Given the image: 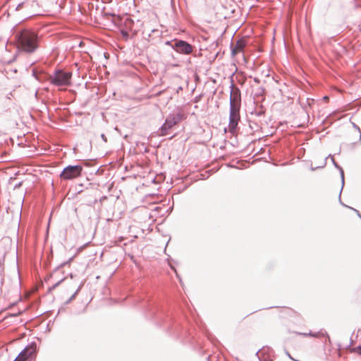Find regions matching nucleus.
<instances>
[{
    "instance_id": "nucleus-1",
    "label": "nucleus",
    "mask_w": 361,
    "mask_h": 361,
    "mask_svg": "<svg viewBox=\"0 0 361 361\" xmlns=\"http://www.w3.org/2000/svg\"><path fill=\"white\" fill-rule=\"evenodd\" d=\"M16 39L18 47L26 53H33L39 47V37L33 30L25 28L17 31Z\"/></svg>"
},
{
    "instance_id": "nucleus-2",
    "label": "nucleus",
    "mask_w": 361,
    "mask_h": 361,
    "mask_svg": "<svg viewBox=\"0 0 361 361\" xmlns=\"http://www.w3.org/2000/svg\"><path fill=\"white\" fill-rule=\"evenodd\" d=\"M230 94V111L228 128L231 133H233L238 126L240 120V109L241 106L240 92L235 85L231 84Z\"/></svg>"
},
{
    "instance_id": "nucleus-3",
    "label": "nucleus",
    "mask_w": 361,
    "mask_h": 361,
    "mask_svg": "<svg viewBox=\"0 0 361 361\" xmlns=\"http://www.w3.org/2000/svg\"><path fill=\"white\" fill-rule=\"evenodd\" d=\"M184 118V115L180 111L170 114L166 118L164 124L159 128L160 135H167L170 130Z\"/></svg>"
},
{
    "instance_id": "nucleus-4",
    "label": "nucleus",
    "mask_w": 361,
    "mask_h": 361,
    "mask_svg": "<svg viewBox=\"0 0 361 361\" xmlns=\"http://www.w3.org/2000/svg\"><path fill=\"white\" fill-rule=\"evenodd\" d=\"M72 73L62 70H56L53 74L49 75V82L51 84L57 86H68L71 85Z\"/></svg>"
},
{
    "instance_id": "nucleus-5",
    "label": "nucleus",
    "mask_w": 361,
    "mask_h": 361,
    "mask_svg": "<svg viewBox=\"0 0 361 361\" xmlns=\"http://www.w3.org/2000/svg\"><path fill=\"white\" fill-rule=\"evenodd\" d=\"M40 8L39 0H23L16 6V11H23L25 14L32 16L38 14Z\"/></svg>"
},
{
    "instance_id": "nucleus-6",
    "label": "nucleus",
    "mask_w": 361,
    "mask_h": 361,
    "mask_svg": "<svg viewBox=\"0 0 361 361\" xmlns=\"http://www.w3.org/2000/svg\"><path fill=\"white\" fill-rule=\"evenodd\" d=\"M82 167L80 165H69L63 169L60 173L61 180H68L77 178L81 176Z\"/></svg>"
},
{
    "instance_id": "nucleus-7",
    "label": "nucleus",
    "mask_w": 361,
    "mask_h": 361,
    "mask_svg": "<svg viewBox=\"0 0 361 361\" xmlns=\"http://www.w3.org/2000/svg\"><path fill=\"white\" fill-rule=\"evenodd\" d=\"M173 49L177 52L183 54H190L192 52V45L183 40H176L172 45Z\"/></svg>"
},
{
    "instance_id": "nucleus-8",
    "label": "nucleus",
    "mask_w": 361,
    "mask_h": 361,
    "mask_svg": "<svg viewBox=\"0 0 361 361\" xmlns=\"http://www.w3.org/2000/svg\"><path fill=\"white\" fill-rule=\"evenodd\" d=\"M36 347L34 344L27 345L17 356L13 361H25L35 353Z\"/></svg>"
},
{
    "instance_id": "nucleus-9",
    "label": "nucleus",
    "mask_w": 361,
    "mask_h": 361,
    "mask_svg": "<svg viewBox=\"0 0 361 361\" xmlns=\"http://www.w3.org/2000/svg\"><path fill=\"white\" fill-rule=\"evenodd\" d=\"M247 44V41L245 38L238 39L234 45H231V54L235 56L236 54L243 52L245 47Z\"/></svg>"
},
{
    "instance_id": "nucleus-10",
    "label": "nucleus",
    "mask_w": 361,
    "mask_h": 361,
    "mask_svg": "<svg viewBox=\"0 0 361 361\" xmlns=\"http://www.w3.org/2000/svg\"><path fill=\"white\" fill-rule=\"evenodd\" d=\"M331 161H332L334 166L336 168H337L339 170V171H340L341 177V181H342V188H343V185H344V172H343V169L339 165H338V164L335 161L334 157H331Z\"/></svg>"
},
{
    "instance_id": "nucleus-11",
    "label": "nucleus",
    "mask_w": 361,
    "mask_h": 361,
    "mask_svg": "<svg viewBox=\"0 0 361 361\" xmlns=\"http://www.w3.org/2000/svg\"><path fill=\"white\" fill-rule=\"evenodd\" d=\"M80 288L81 286H80L78 287V288L76 290V291L72 295V296L69 298V300H68L67 302H70L72 300H73L75 298V297L77 295V294L78 293V292L80 291Z\"/></svg>"
},
{
    "instance_id": "nucleus-12",
    "label": "nucleus",
    "mask_w": 361,
    "mask_h": 361,
    "mask_svg": "<svg viewBox=\"0 0 361 361\" xmlns=\"http://www.w3.org/2000/svg\"><path fill=\"white\" fill-rule=\"evenodd\" d=\"M308 335H310V336H314V337H319L320 335L321 336H324V335L327 336L326 333L324 334V333H322V332H317V334H314L310 333Z\"/></svg>"
},
{
    "instance_id": "nucleus-13",
    "label": "nucleus",
    "mask_w": 361,
    "mask_h": 361,
    "mask_svg": "<svg viewBox=\"0 0 361 361\" xmlns=\"http://www.w3.org/2000/svg\"><path fill=\"white\" fill-rule=\"evenodd\" d=\"M353 351L357 352L361 355V345L353 349Z\"/></svg>"
},
{
    "instance_id": "nucleus-14",
    "label": "nucleus",
    "mask_w": 361,
    "mask_h": 361,
    "mask_svg": "<svg viewBox=\"0 0 361 361\" xmlns=\"http://www.w3.org/2000/svg\"><path fill=\"white\" fill-rule=\"evenodd\" d=\"M351 209V207H350ZM352 209L357 214V216L361 219V214H360L359 211L352 208Z\"/></svg>"
},
{
    "instance_id": "nucleus-15",
    "label": "nucleus",
    "mask_w": 361,
    "mask_h": 361,
    "mask_svg": "<svg viewBox=\"0 0 361 361\" xmlns=\"http://www.w3.org/2000/svg\"><path fill=\"white\" fill-rule=\"evenodd\" d=\"M101 137H102V139L105 142H107V138H106V137L105 136V135H104V134H102V135H101Z\"/></svg>"
},
{
    "instance_id": "nucleus-16",
    "label": "nucleus",
    "mask_w": 361,
    "mask_h": 361,
    "mask_svg": "<svg viewBox=\"0 0 361 361\" xmlns=\"http://www.w3.org/2000/svg\"><path fill=\"white\" fill-rule=\"evenodd\" d=\"M62 281H63V280H61V281H59L58 283H56V284H54V285L52 286L51 289H54V288H55L56 286H59V284Z\"/></svg>"
},
{
    "instance_id": "nucleus-17",
    "label": "nucleus",
    "mask_w": 361,
    "mask_h": 361,
    "mask_svg": "<svg viewBox=\"0 0 361 361\" xmlns=\"http://www.w3.org/2000/svg\"><path fill=\"white\" fill-rule=\"evenodd\" d=\"M323 99L324 100H328L329 97L327 96H325V97H323Z\"/></svg>"
},
{
    "instance_id": "nucleus-18",
    "label": "nucleus",
    "mask_w": 361,
    "mask_h": 361,
    "mask_svg": "<svg viewBox=\"0 0 361 361\" xmlns=\"http://www.w3.org/2000/svg\"><path fill=\"white\" fill-rule=\"evenodd\" d=\"M354 126L355 128H357V130H359V132L360 133V128H358L356 125L354 124Z\"/></svg>"
}]
</instances>
